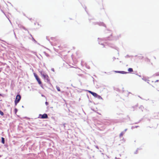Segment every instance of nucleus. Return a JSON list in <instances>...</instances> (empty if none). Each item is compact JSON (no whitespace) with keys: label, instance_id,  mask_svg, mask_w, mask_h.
Wrapping results in <instances>:
<instances>
[{"label":"nucleus","instance_id":"2","mask_svg":"<svg viewBox=\"0 0 159 159\" xmlns=\"http://www.w3.org/2000/svg\"><path fill=\"white\" fill-rule=\"evenodd\" d=\"M40 73L42 76L45 79H46L47 82L48 83H49L50 82V79L48 75H47L42 74L41 72H40Z\"/></svg>","mask_w":159,"mask_h":159},{"label":"nucleus","instance_id":"8","mask_svg":"<svg viewBox=\"0 0 159 159\" xmlns=\"http://www.w3.org/2000/svg\"><path fill=\"white\" fill-rule=\"evenodd\" d=\"M2 142L3 144H4L5 143V139L4 138H2Z\"/></svg>","mask_w":159,"mask_h":159},{"label":"nucleus","instance_id":"1","mask_svg":"<svg viewBox=\"0 0 159 159\" xmlns=\"http://www.w3.org/2000/svg\"><path fill=\"white\" fill-rule=\"evenodd\" d=\"M21 99V96L20 95H17L16 97L15 101V105H16L19 102L20 100Z\"/></svg>","mask_w":159,"mask_h":159},{"label":"nucleus","instance_id":"9","mask_svg":"<svg viewBox=\"0 0 159 159\" xmlns=\"http://www.w3.org/2000/svg\"><path fill=\"white\" fill-rule=\"evenodd\" d=\"M96 98H98L99 99H102V98L101 97L98 95H97Z\"/></svg>","mask_w":159,"mask_h":159},{"label":"nucleus","instance_id":"15","mask_svg":"<svg viewBox=\"0 0 159 159\" xmlns=\"http://www.w3.org/2000/svg\"><path fill=\"white\" fill-rule=\"evenodd\" d=\"M15 110L16 111V112L17 111V110L16 109H15Z\"/></svg>","mask_w":159,"mask_h":159},{"label":"nucleus","instance_id":"3","mask_svg":"<svg viewBox=\"0 0 159 159\" xmlns=\"http://www.w3.org/2000/svg\"><path fill=\"white\" fill-rule=\"evenodd\" d=\"M34 75L36 80L37 81H38L39 84L40 85H41L42 84V82L40 80V79L38 77V75L35 74H34Z\"/></svg>","mask_w":159,"mask_h":159},{"label":"nucleus","instance_id":"4","mask_svg":"<svg viewBox=\"0 0 159 159\" xmlns=\"http://www.w3.org/2000/svg\"><path fill=\"white\" fill-rule=\"evenodd\" d=\"M39 117L42 119H46L48 118V116L47 114H44L42 115L40 114L39 115Z\"/></svg>","mask_w":159,"mask_h":159},{"label":"nucleus","instance_id":"12","mask_svg":"<svg viewBox=\"0 0 159 159\" xmlns=\"http://www.w3.org/2000/svg\"><path fill=\"white\" fill-rule=\"evenodd\" d=\"M45 104L46 105H48V103L47 102H45Z\"/></svg>","mask_w":159,"mask_h":159},{"label":"nucleus","instance_id":"11","mask_svg":"<svg viewBox=\"0 0 159 159\" xmlns=\"http://www.w3.org/2000/svg\"><path fill=\"white\" fill-rule=\"evenodd\" d=\"M0 114L1 116H3L4 115L3 113L1 110H0Z\"/></svg>","mask_w":159,"mask_h":159},{"label":"nucleus","instance_id":"5","mask_svg":"<svg viewBox=\"0 0 159 159\" xmlns=\"http://www.w3.org/2000/svg\"><path fill=\"white\" fill-rule=\"evenodd\" d=\"M88 92L90 93H91V94H92L94 97H97L98 94L96 93H94L93 92H92L91 91L88 90Z\"/></svg>","mask_w":159,"mask_h":159},{"label":"nucleus","instance_id":"6","mask_svg":"<svg viewBox=\"0 0 159 159\" xmlns=\"http://www.w3.org/2000/svg\"><path fill=\"white\" fill-rule=\"evenodd\" d=\"M115 72L116 73H120L122 74H126L128 73L127 72L124 71H115Z\"/></svg>","mask_w":159,"mask_h":159},{"label":"nucleus","instance_id":"7","mask_svg":"<svg viewBox=\"0 0 159 159\" xmlns=\"http://www.w3.org/2000/svg\"><path fill=\"white\" fill-rule=\"evenodd\" d=\"M128 71L129 72H131L133 71V69L132 68H129L128 69Z\"/></svg>","mask_w":159,"mask_h":159},{"label":"nucleus","instance_id":"14","mask_svg":"<svg viewBox=\"0 0 159 159\" xmlns=\"http://www.w3.org/2000/svg\"><path fill=\"white\" fill-rule=\"evenodd\" d=\"M158 81V80H156L155 81V82H157Z\"/></svg>","mask_w":159,"mask_h":159},{"label":"nucleus","instance_id":"13","mask_svg":"<svg viewBox=\"0 0 159 159\" xmlns=\"http://www.w3.org/2000/svg\"><path fill=\"white\" fill-rule=\"evenodd\" d=\"M57 89L58 91H60V89L59 88L58 89Z\"/></svg>","mask_w":159,"mask_h":159},{"label":"nucleus","instance_id":"10","mask_svg":"<svg viewBox=\"0 0 159 159\" xmlns=\"http://www.w3.org/2000/svg\"><path fill=\"white\" fill-rule=\"evenodd\" d=\"M124 134V133L123 132H121L120 134V136L121 137L123 136Z\"/></svg>","mask_w":159,"mask_h":159}]
</instances>
